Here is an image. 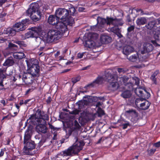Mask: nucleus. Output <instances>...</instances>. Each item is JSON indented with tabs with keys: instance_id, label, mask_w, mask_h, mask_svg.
Wrapping results in <instances>:
<instances>
[{
	"instance_id": "nucleus-1",
	"label": "nucleus",
	"mask_w": 160,
	"mask_h": 160,
	"mask_svg": "<svg viewBox=\"0 0 160 160\" xmlns=\"http://www.w3.org/2000/svg\"><path fill=\"white\" fill-rule=\"evenodd\" d=\"M84 143L82 141H78L76 139V142L67 150L62 151L60 153L63 156H72L73 154L78 153L82 150Z\"/></svg>"
},
{
	"instance_id": "nucleus-2",
	"label": "nucleus",
	"mask_w": 160,
	"mask_h": 160,
	"mask_svg": "<svg viewBox=\"0 0 160 160\" xmlns=\"http://www.w3.org/2000/svg\"><path fill=\"white\" fill-rule=\"evenodd\" d=\"M118 77L116 72L112 70L106 72L105 79L110 83L109 87L112 88L113 90H117L118 88L119 84L117 82Z\"/></svg>"
},
{
	"instance_id": "nucleus-3",
	"label": "nucleus",
	"mask_w": 160,
	"mask_h": 160,
	"mask_svg": "<svg viewBox=\"0 0 160 160\" xmlns=\"http://www.w3.org/2000/svg\"><path fill=\"white\" fill-rule=\"evenodd\" d=\"M26 13L35 22L39 20L41 18V12L39 9L38 4L37 3H31L30 8L26 11Z\"/></svg>"
},
{
	"instance_id": "nucleus-4",
	"label": "nucleus",
	"mask_w": 160,
	"mask_h": 160,
	"mask_svg": "<svg viewBox=\"0 0 160 160\" xmlns=\"http://www.w3.org/2000/svg\"><path fill=\"white\" fill-rule=\"evenodd\" d=\"M62 35V33L60 31L51 30L44 35V39L48 43L55 42L61 38Z\"/></svg>"
},
{
	"instance_id": "nucleus-5",
	"label": "nucleus",
	"mask_w": 160,
	"mask_h": 160,
	"mask_svg": "<svg viewBox=\"0 0 160 160\" xmlns=\"http://www.w3.org/2000/svg\"><path fill=\"white\" fill-rule=\"evenodd\" d=\"M42 31V28L40 27H32L31 28V30L27 34L26 37L35 38L37 44H39L42 41V39L39 36V34Z\"/></svg>"
},
{
	"instance_id": "nucleus-6",
	"label": "nucleus",
	"mask_w": 160,
	"mask_h": 160,
	"mask_svg": "<svg viewBox=\"0 0 160 160\" xmlns=\"http://www.w3.org/2000/svg\"><path fill=\"white\" fill-rule=\"evenodd\" d=\"M55 15L58 19H60L63 22L68 16L69 12L67 9L60 8L56 10Z\"/></svg>"
},
{
	"instance_id": "nucleus-7",
	"label": "nucleus",
	"mask_w": 160,
	"mask_h": 160,
	"mask_svg": "<svg viewBox=\"0 0 160 160\" xmlns=\"http://www.w3.org/2000/svg\"><path fill=\"white\" fill-rule=\"evenodd\" d=\"M20 23L18 22L16 23L12 29L11 28H8L4 29L3 33L8 34L9 36H13L15 35L16 32H18L20 30Z\"/></svg>"
},
{
	"instance_id": "nucleus-8",
	"label": "nucleus",
	"mask_w": 160,
	"mask_h": 160,
	"mask_svg": "<svg viewBox=\"0 0 160 160\" xmlns=\"http://www.w3.org/2000/svg\"><path fill=\"white\" fill-rule=\"evenodd\" d=\"M135 94L139 97L148 98L150 96V94L146 89L140 88H137L134 90Z\"/></svg>"
},
{
	"instance_id": "nucleus-9",
	"label": "nucleus",
	"mask_w": 160,
	"mask_h": 160,
	"mask_svg": "<svg viewBox=\"0 0 160 160\" xmlns=\"http://www.w3.org/2000/svg\"><path fill=\"white\" fill-rule=\"evenodd\" d=\"M107 24H112L114 26H122L123 23L122 19L107 17Z\"/></svg>"
},
{
	"instance_id": "nucleus-10",
	"label": "nucleus",
	"mask_w": 160,
	"mask_h": 160,
	"mask_svg": "<svg viewBox=\"0 0 160 160\" xmlns=\"http://www.w3.org/2000/svg\"><path fill=\"white\" fill-rule=\"evenodd\" d=\"M34 79L29 73H25L22 75V83L21 84V85H25V84H28L32 82V81Z\"/></svg>"
},
{
	"instance_id": "nucleus-11",
	"label": "nucleus",
	"mask_w": 160,
	"mask_h": 160,
	"mask_svg": "<svg viewBox=\"0 0 160 160\" xmlns=\"http://www.w3.org/2000/svg\"><path fill=\"white\" fill-rule=\"evenodd\" d=\"M55 26V28L60 31L62 33L67 31V25L65 22H58Z\"/></svg>"
},
{
	"instance_id": "nucleus-12",
	"label": "nucleus",
	"mask_w": 160,
	"mask_h": 160,
	"mask_svg": "<svg viewBox=\"0 0 160 160\" xmlns=\"http://www.w3.org/2000/svg\"><path fill=\"white\" fill-rule=\"evenodd\" d=\"M44 124L40 123L36 126V131L39 134H42L47 132L48 128L44 125Z\"/></svg>"
},
{
	"instance_id": "nucleus-13",
	"label": "nucleus",
	"mask_w": 160,
	"mask_h": 160,
	"mask_svg": "<svg viewBox=\"0 0 160 160\" xmlns=\"http://www.w3.org/2000/svg\"><path fill=\"white\" fill-rule=\"evenodd\" d=\"M28 72L33 78L36 77L40 71V67L37 66H30L29 67Z\"/></svg>"
},
{
	"instance_id": "nucleus-14",
	"label": "nucleus",
	"mask_w": 160,
	"mask_h": 160,
	"mask_svg": "<svg viewBox=\"0 0 160 160\" xmlns=\"http://www.w3.org/2000/svg\"><path fill=\"white\" fill-rule=\"evenodd\" d=\"M26 56L23 52H21V62H22V59L23 62L21 64V68H22L23 70L25 69L26 65H28V62L26 58H25Z\"/></svg>"
},
{
	"instance_id": "nucleus-15",
	"label": "nucleus",
	"mask_w": 160,
	"mask_h": 160,
	"mask_svg": "<svg viewBox=\"0 0 160 160\" xmlns=\"http://www.w3.org/2000/svg\"><path fill=\"white\" fill-rule=\"evenodd\" d=\"M40 119L36 117L34 115H32L29 118L28 121L31 122V124L37 126L40 123Z\"/></svg>"
},
{
	"instance_id": "nucleus-16",
	"label": "nucleus",
	"mask_w": 160,
	"mask_h": 160,
	"mask_svg": "<svg viewBox=\"0 0 160 160\" xmlns=\"http://www.w3.org/2000/svg\"><path fill=\"white\" fill-rule=\"evenodd\" d=\"M153 49V46L150 43H145L143 45V50L142 53H148L152 51Z\"/></svg>"
},
{
	"instance_id": "nucleus-17",
	"label": "nucleus",
	"mask_w": 160,
	"mask_h": 160,
	"mask_svg": "<svg viewBox=\"0 0 160 160\" xmlns=\"http://www.w3.org/2000/svg\"><path fill=\"white\" fill-rule=\"evenodd\" d=\"M6 68L0 69V86H2V79L5 78L6 75H8L6 73Z\"/></svg>"
},
{
	"instance_id": "nucleus-18",
	"label": "nucleus",
	"mask_w": 160,
	"mask_h": 160,
	"mask_svg": "<svg viewBox=\"0 0 160 160\" xmlns=\"http://www.w3.org/2000/svg\"><path fill=\"white\" fill-rule=\"evenodd\" d=\"M58 18H57L56 15H51L48 17V21L49 24L55 26L58 21Z\"/></svg>"
},
{
	"instance_id": "nucleus-19",
	"label": "nucleus",
	"mask_w": 160,
	"mask_h": 160,
	"mask_svg": "<svg viewBox=\"0 0 160 160\" xmlns=\"http://www.w3.org/2000/svg\"><path fill=\"white\" fill-rule=\"evenodd\" d=\"M100 39L101 42L102 44H107L111 42L112 38L108 35H102Z\"/></svg>"
},
{
	"instance_id": "nucleus-20",
	"label": "nucleus",
	"mask_w": 160,
	"mask_h": 160,
	"mask_svg": "<svg viewBox=\"0 0 160 160\" xmlns=\"http://www.w3.org/2000/svg\"><path fill=\"white\" fill-rule=\"evenodd\" d=\"M28 141H27L25 144V145L24 146V151L28 150V151L31 150L35 148V146L33 142H31Z\"/></svg>"
},
{
	"instance_id": "nucleus-21",
	"label": "nucleus",
	"mask_w": 160,
	"mask_h": 160,
	"mask_svg": "<svg viewBox=\"0 0 160 160\" xmlns=\"http://www.w3.org/2000/svg\"><path fill=\"white\" fill-rule=\"evenodd\" d=\"M134 51V49L132 47L129 46H126L124 47L122 52L124 54L128 55Z\"/></svg>"
},
{
	"instance_id": "nucleus-22",
	"label": "nucleus",
	"mask_w": 160,
	"mask_h": 160,
	"mask_svg": "<svg viewBox=\"0 0 160 160\" xmlns=\"http://www.w3.org/2000/svg\"><path fill=\"white\" fill-rule=\"evenodd\" d=\"M83 43L85 47L89 48H93L95 45L94 42L92 40L89 39L85 40Z\"/></svg>"
},
{
	"instance_id": "nucleus-23",
	"label": "nucleus",
	"mask_w": 160,
	"mask_h": 160,
	"mask_svg": "<svg viewBox=\"0 0 160 160\" xmlns=\"http://www.w3.org/2000/svg\"><path fill=\"white\" fill-rule=\"evenodd\" d=\"M154 38L155 39V40H152L151 42L156 46H159L160 45L158 44L157 42H160V32L159 33L156 32L154 35Z\"/></svg>"
},
{
	"instance_id": "nucleus-24",
	"label": "nucleus",
	"mask_w": 160,
	"mask_h": 160,
	"mask_svg": "<svg viewBox=\"0 0 160 160\" xmlns=\"http://www.w3.org/2000/svg\"><path fill=\"white\" fill-rule=\"evenodd\" d=\"M91 100L88 99L86 100H81L78 102L79 107L80 108H84L89 103V102H91Z\"/></svg>"
},
{
	"instance_id": "nucleus-25",
	"label": "nucleus",
	"mask_w": 160,
	"mask_h": 160,
	"mask_svg": "<svg viewBox=\"0 0 160 160\" xmlns=\"http://www.w3.org/2000/svg\"><path fill=\"white\" fill-rule=\"evenodd\" d=\"M31 134V131L28 129H27L25 133L24 141V144H25L27 141L30 140Z\"/></svg>"
},
{
	"instance_id": "nucleus-26",
	"label": "nucleus",
	"mask_w": 160,
	"mask_h": 160,
	"mask_svg": "<svg viewBox=\"0 0 160 160\" xmlns=\"http://www.w3.org/2000/svg\"><path fill=\"white\" fill-rule=\"evenodd\" d=\"M14 62L12 58L9 57L6 60L3 65L5 66L9 67L12 65Z\"/></svg>"
},
{
	"instance_id": "nucleus-27",
	"label": "nucleus",
	"mask_w": 160,
	"mask_h": 160,
	"mask_svg": "<svg viewBox=\"0 0 160 160\" xmlns=\"http://www.w3.org/2000/svg\"><path fill=\"white\" fill-rule=\"evenodd\" d=\"M146 22L147 19L144 17L138 18L136 21L137 24L138 26L143 25L145 24Z\"/></svg>"
},
{
	"instance_id": "nucleus-28",
	"label": "nucleus",
	"mask_w": 160,
	"mask_h": 160,
	"mask_svg": "<svg viewBox=\"0 0 160 160\" xmlns=\"http://www.w3.org/2000/svg\"><path fill=\"white\" fill-rule=\"evenodd\" d=\"M150 104L151 103L148 101L146 100V99L144 100V102L140 108L143 110H146L148 108Z\"/></svg>"
},
{
	"instance_id": "nucleus-29",
	"label": "nucleus",
	"mask_w": 160,
	"mask_h": 160,
	"mask_svg": "<svg viewBox=\"0 0 160 160\" xmlns=\"http://www.w3.org/2000/svg\"><path fill=\"white\" fill-rule=\"evenodd\" d=\"M28 65H26L28 68L30 66H37L38 67H39L38 65V60L35 59H31L30 61V62H28Z\"/></svg>"
},
{
	"instance_id": "nucleus-30",
	"label": "nucleus",
	"mask_w": 160,
	"mask_h": 160,
	"mask_svg": "<svg viewBox=\"0 0 160 160\" xmlns=\"http://www.w3.org/2000/svg\"><path fill=\"white\" fill-rule=\"evenodd\" d=\"M29 22V20L26 19L22 20L21 22V31H23L25 29L27 28V24Z\"/></svg>"
},
{
	"instance_id": "nucleus-31",
	"label": "nucleus",
	"mask_w": 160,
	"mask_h": 160,
	"mask_svg": "<svg viewBox=\"0 0 160 160\" xmlns=\"http://www.w3.org/2000/svg\"><path fill=\"white\" fill-rule=\"evenodd\" d=\"M121 96L124 98H130L132 93L129 90H127L123 91L121 94Z\"/></svg>"
},
{
	"instance_id": "nucleus-32",
	"label": "nucleus",
	"mask_w": 160,
	"mask_h": 160,
	"mask_svg": "<svg viewBox=\"0 0 160 160\" xmlns=\"http://www.w3.org/2000/svg\"><path fill=\"white\" fill-rule=\"evenodd\" d=\"M127 58L130 61L133 62H136L139 60L138 56L137 53L132 55Z\"/></svg>"
},
{
	"instance_id": "nucleus-33",
	"label": "nucleus",
	"mask_w": 160,
	"mask_h": 160,
	"mask_svg": "<svg viewBox=\"0 0 160 160\" xmlns=\"http://www.w3.org/2000/svg\"><path fill=\"white\" fill-rule=\"evenodd\" d=\"M63 22H65L66 25H72V24L74 23V21L73 18L71 16H68L66 18V20Z\"/></svg>"
},
{
	"instance_id": "nucleus-34",
	"label": "nucleus",
	"mask_w": 160,
	"mask_h": 160,
	"mask_svg": "<svg viewBox=\"0 0 160 160\" xmlns=\"http://www.w3.org/2000/svg\"><path fill=\"white\" fill-rule=\"evenodd\" d=\"M157 22L155 20L152 21L148 22V24L146 25V27L148 29H151L154 28Z\"/></svg>"
},
{
	"instance_id": "nucleus-35",
	"label": "nucleus",
	"mask_w": 160,
	"mask_h": 160,
	"mask_svg": "<svg viewBox=\"0 0 160 160\" xmlns=\"http://www.w3.org/2000/svg\"><path fill=\"white\" fill-rule=\"evenodd\" d=\"M146 98H137L135 100V104L137 107L140 108L142 105L143 102H144V100L146 99Z\"/></svg>"
},
{
	"instance_id": "nucleus-36",
	"label": "nucleus",
	"mask_w": 160,
	"mask_h": 160,
	"mask_svg": "<svg viewBox=\"0 0 160 160\" xmlns=\"http://www.w3.org/2000/svg\"><path fill=\"white\" fill-rule=\"evenodd\" d=\"M98 24L101 25H103L106 23H107V20L105 18L98 17L97 19Z\"/></svg>"
},
{
	"instance_id": "nucleus-37",
	"label": "nucleus",
	"mask_w": 160,
	"mask_h": 160,
	"mask_svg": "<svg viewBox=\"0 0 160 160\" xmlns=\"http://www.w3.org/2000/svg\"><path fill=\"white\" fill-rule=\"evenodd\" d=\"M49 119L48 116L47 114H45L44 115H42V117L41 118L40 120V123H46V120H48Z\"/></svg>"
},
{
	"instance_id": "nucleus-38",
	"label": "nucleus",
	"mask_w": 160,
	"mask_h": 160,
	"mask_svg": "<svg viewBox=\"0 0 160 160\" xmlns=\"http://www.w3.org/2000/svg\"><path fill=\"white\" fill-rule=\"evenodd\" d=\"M125 88L126 89H128V90H132L133 89L134 84L131 82H129L125 84Z\"/></svg>"
},
{
	"instance_id": "nucleus-39",
	"label": "nucleus",
	"mask_w": 160,
	"mask_h": 160,
	"mask_svg": "<svg viewBox=\"0 0 160 160\" xmlns=\"http://www.w3.org/2000/svg\"><path fill=\"white\" fill-rule=\"evenodd\" d=\"M103 80V78L102 77H98L93 82L98 84H101L102 83Z\"/></svg>"
},
{
	"instance_id": "nucleus-40",
	"label": "nucleus",
	"mask_w": 160,
	"mask_h": 160,
	"mask_svg": "<svg viewBox=\"0 0 160 160\" xmlns=\"http://www.w3.org/2000/svg\"><path fill=\"white\" fill-rule=\"evenodd\" d=\"M111 32L116 34L117 32L120 31V30L118 28V26H114L111 28L110 29Z\"/></svg>"
},
{
	"instance_id": "nucleus-41",
	"label": "nucleus",
	"mask_w": 160,
	"mask_h": 160,
	"mask_svg": "<svg viewBox=\"0 0 160 160\" xmlns=\"http://www.w3.org/2000/svg\"><path fill=\"white\" fill-rule=\"evenodd\" d=\"M132 79L133 81L135 82V84L137 86H138L139 84V79L135 76L132 77Z\"/></svg>"
},
{
	"instance_id": "nucleus-42",
	"label": "nucleus",
	"mask_w": 160,
	"mask_h": 160,
	"mask_svg": "<svg viewBox=\"0 0 160 160\" xmlns=\"http://www.w3.org/2000/svg\"><path fill=\"white\" fill-rule=\"evenodd\" d=\"M69 12V15H72L75 13L76 10L73 7H71L69 8V10H68Z\"/></svg>"
},
{
	"instance_id": "nucleus-43",
	"label": "nucleus",
	"mask_w": 160,
	"mask_h": 160,
	"mask_svg": "<svg viewBox=\"0 0 160 160\" xmlns=\"http://www.w3.org/2000/svg\"><path fill=\"white\" fill-rule=\"evenodd\" d=\"M34 115L36 116V117L37 118H38L39 119H40L42 117V116L41 112L39 109H38L37 110V111L36 112L35 114Z\"/></svg>"
},
{
	"instance_id": "nucleus-44",
	"label": "nucleus",
	"mask_w": 160,
	"mask_h": 160,
	"mask_svg": "<svg viewBox=\"0 0 160 160\" xmlns=\"http://www.w3.org/2000/svg\"><path fill=\"white\" fill-rule=\"evenodd\" d=\"M98 112L99 116L103 115L104 114V111L100 107L98 108Z\"/></svg>"
},
{
	"instance_id": "nucleus-45",
	"label": "nucleus",
	"mask_w": 160,
	"mask_h": 160,
	"mask_svg": "<svg viewBox=\"0 0 160 160\" xmlns=\"http://www.w3.org/2000/svg\"><path fill=\"white\" fill-rule=\"evenodd\" d=\"M117 71L120 73H124L126 72L124 68H117Z\"/></svg>"
},
{
	"instance_id": "nucleus-46",
	"label": "nucleus",
	"mask_w": 160,
	"mask_h": 160,
	"mask_svg": "<svg viewBox=\"0 0 160 160\" xmlns=\"http://www.w3.org/2000/svg\"><path fill=\"white\" fill-rule=\"evenodd\" d=\"M80 79V77L78 76L77 77L72 79V82L73 83H76L77 82L79 81Z\"/></svg>"
},
{
	"instance_id": "nucleus-47",
	"label": "nucleus",
	"mask_w": 160,
	"mask_h": 160,
	"mask_svg": "<svg viewBox=\"0 0 160 160\" xmlns=\"http://www.w3.org/2000/svg\"><path fill=\"white\" fill-rule=\"evenodd\" d=\"M121 80L125 84L127 81L128 80V78L127 76H123L120 78Z\"/></svg>"
},
{
	"instance_id": "nucleus-48",
	"label": "nucleus",
	"mask_w": 160,
	"mask_h": 160,
	"mask_svg": "<svg viewBox=\"0 0 160 160\" xmlns=\"http://www.w3.org/2000/svg\"><path fill=\"white\" fill-rule=\"evenodd\" d=\"M80 112V111L77 110L75 109L74 110L70 112V114L74 115H77L78 114L79 112Z\"/></svg>"
},
{
	"instance_id": "nucleus-49",
	"label": "nucleus",
	"mask_w": 160,
	"mask_h": 160,
	"mask_svg": "<svg viewBox=\"0 0 160 160\" xmlns=\"http://www.w3.org/2000/svg\"><path fill=\"white\" fill-rule=\"evenodd\" d=\"M126 112L128 113H132V114H133L134 115H136V111L132 109L127 110L126 111Z\"/></svg>"
},
{
	"instance_id": "nucleus-50",
	"label": "nucleus",
	"mask_w": 160,
	"mask_h": 160,
	"mask_svg": "<svg viewBox=\"0 0 160 160\" xmlns=\"http://www.w3.org/2000/svg\"><path fill=\"white\" fill-rule=\"evenodd\" d=\"M13 56L14 58L16 59L19 58V53L18 52H15L13 53Z\"/></svg>"
},
{
	"instance_id": "nucleus-51",
	"label": "nucleus",
	"mask_w": 160,
	"mask_h": 160,
	"mask_svg": "<svg viewBox=\"0 0 160 160\" xmlns=\"http://www.w3.org/2000/svg\"><path fill=\"white\" fill-rule=\"evenodd\" d=\"M129 125V123L128 122L122 124V128L123 129H125L127 128L128 126Z\"/></svg>"
},
{
	"instance_id": "nucleus-52",
	"label": "nucleus",
	"mask_w": 160,
	"mask_h": 160,
	"mask_svg": "<svg viewBox=\"0 0 160 160\" xmlns=\"http://www.w3.org/2000/svg\"><path fill=\"white\" fill-rule=\"evenodd\" d=\"M156 151L155 149H152L148 151V153L150 155H152Z\"/></svg>"
},
{
	"instance_id": "nucleus-53",
	"label": "nucleus",
	"mask_w": 160,
	"mask_h": 160,
	"mask_svg": "<svg viewBox=\"0 0 160 160\" xmlns=\"http://www.w3.org/2000/svg\"><path fill=\"white\" fill-rule=\"evenodd\" d=\"M74 125L76 128H79L80 126L76 120H75L74 122Z\"/></svg>"
},
{
	"instance_id": "nucleus-54",
	"label": "nucleus",
	"mask_w": 160,
	"mask_h": 160,
	"mask_svg": "<svg viewBox=\"0 0 160 160\" xmlns=\"http://www.w3.org/2000/svg\"><path fill=\"white\" fill-rule=\"evenodd\" d=\"M134 29V26L133 25L131 26L128 28V32H130L133 31Z\"/></svg>"
},
{
	"instance_id": "nucleus-55",
	"label": "nucleus",
	"mask_w": 160,
	"mask_h": 160,
	"mask_svg": "<svg viewBox=\"0 0 160 160\" xmlns=\"http://www.w3.org/2000/svg\"><path fill=\"white\" fill-rule=\"evenodd\" d=\"M48 124L49 126V127L51 129H52L53 131H57V128H55L53 126L52 124H51L49 123H48Z\"/></svg>"
},
{
	"instance_id": "nucleus-56",
	"label": "nucleus",
	"mask_w": 160,
	"mask_h": 160,
	"mask_svg": "<svg viewBox=\"0 0 160 160\" xmlns=\"http://www.w3.org/2000/svg\"><path fill=\"white\" fill-rule=\"evenodd\" d=\"M150 78L152 81H153L154 83L156 84V80L155 76L153 75L152 74L151 77Z\"/></svg>"
},
{
	"instance_id": "nucleus-57",
	"label": "nucleus",
	"mask_w": 160,
	"mask_h": 160,
	"mask_svg": "<svg viewBox=\"0 0 160 160\" xmlns=\"http://www.w3.org/2000/svg\"><path fill=\"white\" fill-rule=\"evenodd\" d=\"M119 38H122L123 36L121 34V31L120 30L116 34Z\"/></svg>"
},
{
	"instance_id": "nucleus-58",
	"label": "nucleus",
	"mask_w": 160,
	"mask_h": 160,
	"mask_svg": "<svg viewBox=\"0 0 160 160\" xmlns=\"http://www.w3.org/2000/svg\"><path fill=\"white\" fill-rule=\"evenodd\" d=\"M153 146L157 148L159 147L160 146V141L154 143L153 144Z\"/></svg>"
},
{
	"instance_id": "nucleus-59",
	"label": "nucleus",
	"mask_w": 160,
	"mask_h": 160,
	"mask_svg": "<svg viewBox=\"0 0 160 160\" xmlns=\"http://www.w3.org/2000/svg\"><path fill=\"white\" fill-rule=\"evenodd\" d=\"M28 33V32L27 33H26L25 35V36H24L23 35H22L21 36V38L22 40H24L26 38H27L26 37V35Z\"/></svg>"
},
{
	"instance_id": "nucleus-60",
	"label": "nucleus",
	"mask_w": 160,
	"mask_h": 160,
	"mask_svg": "<svg viewBox=\"0 0 160 160\" xmlns=\"http://www.w3.org/2000/svg\"><path fill=\"white\" fill-rule=\"evenodd\" d=\"M8 46H9V47L10 48H12V47H15L17 46L16 45L13 44L12 43H10L9 44Z\"/></svg>"
},
{
	"instance_id": "nucleus-61",
	"label": "nucleus",
	"mask_w": 160,
	"mask_h": 160,
	"mask_svg": "<svg viewBox=\"0 0 160 160\" xmlns=\"http://www.w3.org/2000/svg\"><path fill=\"white\" fill-rule=\"evenodd\" d=\"M159 73V71L158 70H157L156 71L152 74V75L154 76H155V77Z\"/></svg>"
},
{
	"instance_id": "nucleus-62",
	"label": "nucleus",
	"mask_w": 160,
	"mask_h": 160,
	"mask_svg": "<svg viewBox=\"0 0 160 160\" xmlns=\"http://www.w3.org/2000/svg\"><path fill=\"white\" fill-rule=\"evenodd\" d=\"M83 56V53H78V57L79 58H82Z\"/></svg>"
},
{
	"instance_id": "nucleus-63",
	"label": "nucleus",
	"mask_w": 160,
	"mask_h": 160,
	"mask_svg": "<svg viewBox=\"0 0 160 160\" xmlns=\"http://www.w3.org/2000/svg\"><path fill=\"white\" fill-rule=\"evenodd\" d=\"M102 105V103L100 102H98L96 105V106L97 107H99Z\"/></svg>"
},
{
	"instance_id": "nucleus-64",
	"label": "nucleus",
	"mask_w": 160,
	"mask_h": 160,
	"mask_svg": "<svg viewBox=\"0 0 160 160\" xmlns=\"http://www.w3.org/2000/svg\"><path fill=\"white\" fill-rule=\"evenodd\" d=\"M52 100V99L51 97H49L46 100L48 103H50Z\"/></svg>"
}]
</instances>
